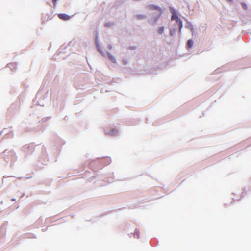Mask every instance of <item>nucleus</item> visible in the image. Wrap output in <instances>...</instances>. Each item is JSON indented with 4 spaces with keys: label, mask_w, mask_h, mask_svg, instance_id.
<instances>
[{
    "label": "nucleus",
    "mask_w": 251,
    "mask_h": 251,
    "mask_svg": "<svg viewBox=\"0 0 251 251\" xmlns=\"http://www.w3.org/2000/svg\"><path fill=\"white\" fill-rule=\"evenodd\" d=\"M105 132L106 134L108 135H114L115 133L117 132V130L115 129H113L111 131L108 130L107 129H105Z\"/></svg>",
    "instance_id": "nucleus-3"
},
{
    "label": "nucleus",
    "mask_w": 251,
    "mask_h": 251,
    "mask_svg": "<svg viewBox=\"0 0 251 251\" xmlns=\"http://www.w3.org/2000/svg\"><path fill=\"white\" fill-rule=\"evenodd\" d=\"M164 32V27H160L158 29V33L162 34Z\"/></svg>",
    "instance_id": "nucleus-8"
},
{
    "label": "nucleus",
    "mask_w": 251,
    "mask_h": 251,
    "mask_svg": "<svg viewBox=\"0 0 251 251\" xmlns=\"http://www.w3.org/2000/svg\"><path fill=\"white\" fill-rule=\"evenodd\" d=\"M148 8L150 10H156L159 12V15L157 19H158L160 15L161 14L162 10L160 7L158 6L153 5H149L148 6Z\"/></svg>",
    "instance_id": "nucleus-1"
},
{
    "label": "nucleus",
    "mask_w": 251,
    "mask_h": 251,
    "mask_svg": "<svg viewBox=\"0 0 251 251\" xmlns=\"http://www.w3.org/2000/svg\"><path fill=\"white\" fill-rule=\"evenodd\" d=\"M108 58H109V59L112 62H113V63H115L116 62V59H115V57L113 55H111L110 54H108Z\"/></svg>",
    "instance_id": "nucleus-6"
},
{
    "label": "nucleus",
    "mask_w": 251,
    "mask_h": 251,
    "mask_svg": "<svg viewBox=\"0 0 251 251\" xmlns=\"http://www.w3.org/2000/svg\"><path fill=\"white\" fill-rule=\"evenodd\" d=\"M112 25H113V23L108 22V23H106L105 24V26L107 27H109L112 26Z\"/></svg>",
    "instance_id": "nucleus-9"
},
{
    "label": "nucleus",
    "mask_w": 251,
    "mask_h": 251,
    "mask_svg": "<svg viewBox=\"0 0 251 251\" xmlns=\"http://www.w3.org/2000/svg\"><path fill=\"white\" fill-rule=\"evenodd\" d=\"M242 5V7L244 9H247V5L245 3H242L241 4Z\"/></svg>",
    "instance_id": "nucleus-10"
},
{
    "label": "nucleus",
    "mask_w": 251,
    "mask_h": 251,
    "mask_svg": "<svg viewBox=\"0 0 251 251\" xmlns=\"http://www.w3.org/2000/svg\"><path fill=\"white\" fill-rule=\"evenodd\" d=\"M97 48H98V50L100 51V50L99 49V47L98 45H97Z\"/></svg>",
    "instance_id": "nucleus-11"
},
{
    "label": "nucleus",
    "mask_w": 251,
    "mask_h": 251,
    "mask_svg": "<svg viewBox=\"0 0 251 251\" xmlns=\"http://www.w3.org/2000/svg\"><path fill=\"white\" fill-rule=\"evenodd\" d=\"M193 44V42L192 39H189L187 42V46L188 48H191L192 47Z\"/></svg>",
    "instance_id": "nucleus-5"
},
{
    "label": "nucleus",
    "mask_w": 251,
    "mask_h": 251,
    "mask_svg": "<svg viewBox=\"0 0 251 251\" xmlns=\"http://www.w3.org/2000/svg\"><path fill=\"white\" fill-rule=\"evenodd\" d=\"M136 18L138 19H145L146 17V15H137L136 16Z\"/></svg>",
    "instance_id": "nucleus-7"
},
{
    "label": "nucleus",
    "mask_w": 251,
    "mask_h": 251,
    "mask_svg": "<svg viewBox=\"0 0 251 251\" xmlns=\"http://www.w3.org/2000/svg\"><path fill=\"white\" fill-rule=\"evenodd\" d=\"M178 24V26H179V32L181 31V28H182V26H183V23H182V21L181 19H180L179 21H178L177 22H176Z\"/></svg>",
    "instance_id": "nucleus-4"
},
{
    "label": "nucleus",
    "mask_w": 251,
    "mask_h": 251,
    "mask_svg": "<svg viewBox=\"0 0 251 251\" xmlns=\"http://www.w3.org/2000/svg\"><path fill=\"white\" fill-rule=\"evenodd\" d=\"M172 17H171V20H175L176 22H177L180 20V19L178 17L177 13L176 12V11L174 10H173L172 11Z\"/></svg>",
    "instance_id": "nucleus-2"
}]
</instances>
